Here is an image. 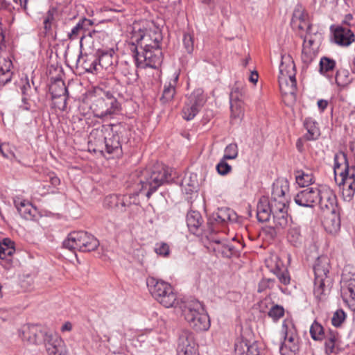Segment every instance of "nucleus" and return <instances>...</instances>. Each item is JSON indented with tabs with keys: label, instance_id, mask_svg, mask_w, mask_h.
Segmentation results:
<instances>
[{
	"label": "nucleus",
	"instance_id": "1",
	"mask_svg": "<svg viewBox=\"0 0 355 355\" xmlns=\"http://www.w3.org/2000/svg\"><path fill=\"white\" fill-rule=\"evenodd\" d=\"M171 180L169 168L162 164L157 163L151 168L141 171L139 191H146L145 196L149 199L159 187L169 182Z\"/></svg>",
	"mask_w": 355,
	"mask_h": 355
},
{
	"label": "nucleus",
	"instance_id": "2",
	"mask_svg": "<svg viewBox=\"0 0 355 355\" xmlns=\"http://www.w3.org/2000/svg\"><path fill=\"white\" fill-rule=\"evenodd\" d=\"M90 137L95 139L96 145L105 144V146H89L90 150L103 152L105 150L109 154L118 153L121 150L120 137L111 125H102L94 129Z\"/></svg>",
	"mask_w": 355,
	"mask_h": 355
},
{
	"label": "nucleus",
	"instance_id": "3",
	"mask_svg": "<svg viewBox=\"0 0 355 355\" xmlns=\"http://www.w3.org/2000/svg\"><path fill=\"white\" fill-rule=\"evenodd\" d=\"M182 313L190 327L196 331H207L210 327V320L203 305L193 300L186 303Z\"/></svg>",
	"mask_w": 355,
	"mask_h": 355
},
{
	"label": "nucleus",
	"instance_id": "4",
	"mask_svg": "<svg viewBox=\"0 0 355 355\" xmlns=\"http://www.w3.org/2000/svg\"><path fill=\"white\" fill-rule=\"evenodd\" d=\"M146 284L152 296L159 304L166 308L175 305L177 301V295L170 284L150 277L146 279Z\"/></svg>",
	"mask_w": 355,
	"mask_h": 355
},
{
	"label": "nucleus",
	"instance_id": "5",
	"mask_svg": "<svg viewBox=\"0 0 355 355\" xmlns=\"http://www.w3.org/2000/svg\"><path fill=\"white\" fill-rule=\"evenodd\" d=\"M238 215L232 209L228 207L218 208L216 211L207 216V232L205 236H214L216 232L222 231L229 223L238 222Z\"/></svg>",
	"mask_w": 355,
	"mask_h": 355
},
{
	"label": "nucleus",
	"instance_id": "6",
	"mask_svg": "<svg viewBox=\"0 0 355 355\" xmlns=\"http://www.w3.org/2000/svg\"><path fill=\"white\" fill-rule=\"evenodd\" d=\"M63 247L70 250L92 252L99 246L98 240L92 234L85 231L72 232L62 243Z\"/></svg>",
	"mask_w": 355,
	"mask_h": 355
},
{
	"label": "nucleus",
	"instance_id": "7",
	"mask_svg": "<svg viewBox=\"0 0 355 355\" xmlns=\"http://www.w3.org/2000/svg\"><path fill=\"white\" fill-rule=\"evenodd\" d=\"M94 116L102 119L110 116L119 108L116 98L110 92H103V96H95L90 106Z\"/></svg>",
	"mask_w": 355,
	"mask_h": 355
},
{
	"label": "nucleus",
	"instance_id": "8",
	"mask_svg": "<svg viewBox=\"0 0 355 355\" xmlns=\"http://www.w3.org/2000/svg\"><path fill=\"white\" fill-rule=\"evenodd\" d=\"M137 67L156 69L162 62V51L159 47L139 50L138 47L131 49Z\"/></svg>",
	"mask_w": 355,
	"mask_h": 355
},
{
	"label": "nucleus",
	"instance_id": "9",
	"mask_svg": "<svg viewBox=\"0 0 355 355\" xmlns=\"http://www.w3.org/2000/svg\"><path fill=\"white\" fill-rule=\"evenodd\" d=\"M49 334L42 327L37 324H26L19 330V335L23 340L30 344H44Z\"/></svg>",
	"mask_w": 355,
	"mask_h": 355
},
{
	"label": "nucleus",
	"instance_id": "10",
	"mask_svg": "<svg viewBox=\"0 0 355 355\" xmlns=\"http://www.w3.org/2000/svg\"><path fill=\"white\" fill-rule=\"evenodd\" d=\"M154 38L147 31L139 29L138 32H134L132 35L131 49L138 47L139 50L156 48L159 46L160 36L153 33Z\"/></svg>",
	"mask_w": 355,
	"mask_h": 355
},
{
	"label": "nucleus",
	"instance_id": "11",
	"mask_svg": "<svg viewBox=\"0 0 355 355\" xmlns=\"http://www.w3.org/2000/svg\"><path fill=\"white\" fill-rule=\"evenodd\" d=\"M320 191L317 187H308L299 191L295 196L294 201L300 207L313 208L321 198Z\"/></svg>",
	"mask_w": 355,
	"mask_h": 355
},
{
	"label": "nucleus",
	"instance_id": "12",
	"mask_svg": "<svg viewBox=\"0 0 355 355\" xmlns=\"http://www.w3.org/2000/svg\"><path fill=\"white\" fill-rule=\"evenodd\" d=\"M287 202L285 200H271L272 215L277 229H284L288 223Z\"/></svg>",
	"mask_w": 355,
	"mask_h": 355
},
{
	"label": "nucleus",
	"instance_id": "13",
	"mask_svg": "<svg viewBox=\"0 0 355 355\" xmlns=\"http://www.w3.org/2000/svg\"><path fill=\"white\" fill-rule=\"evenodd\" d=\"M334 171L335 174V180L337 182L336 175L338 173V171L340 169L343 162L345 164V168L339 173V175L340 177V181L338 182V185L339 187L345 185V181L350 180L352 181L355 180V173H349V166L347 159V155L343 151H340L338 153H336L334 155Z\"/></svg>",
	"mask_w": 355,
	"mask_h": 355
},
{
	"label": "nucleus",
	"instance_id": "14",
	"mask_svg": "<svg viewBox=\"0 0 355 355\" xmlns=\"http://www.w3.org/2000/svg\"><path fill=\"white\" fill-rule=\"evenodd\" d=\"M321 196L318 205L322 211L326 213H330L334 215V218L338 217L340 209L338 206L337 197L336 194L330 189H324L320 191Z\"/></svg>",
	"mask_w": 355,
	"mask_h": 355
},
{
	"label": "nucleus",
	"instance_id": "15",
	"mask_svg": "<svg viewBox=\"0 0 355 355\" xmlns=\"http://www.w3.org/2000/svg\"><path fill=\"white\" fill-rule=\"evenodd\" d=\"M177 353L178 355H198L193 333L188 330H182L180 333Z\"/></svg>",
	"mask_w": 355,
	"mask_h": 355
},
{
	"label": "nucleus",
	"instance_id": "16",
	"mask_svg": "<svg viewBox=\"0 0 355 355\" xmlns=\"http://www.w3.org/2000/svg\"><path fill=\"white\" fill-rule=\"evenodd\" d=\"M187 225L191 233L197 236H205L207 232V225H204L201 214L198 211L191 210L187 212L186 217Z\"/></svg>",
	"mask_w": 355,
	"mask_h": 355
},
{
	"label": "nucleus",
	"instance_id": "17",
	"mask_svg": "<svg viewBox=\"0 0 355 355\" xmlns=\"http://www.w3.org/2000/svg\"><path fill=\"white\" fill-rule=\"evenodd\" d=\"M44 344L48 355H68L63 340L56 334H50Z\"/></svg>",
	"mask_w": 355,
	"mask_h": 355
},
{
	"label": "nucleus",
	"instance_id": "18",
	"mask_svg": "<svg viewBox=\"0 0 355 355\" xmlns=\"http://www.w3.org/2000/svg\"><path fill=\"white\" fill-rule=\"evenodd\" d=\"M291 24L294 29L306 30L307 32L311 29V25L308 20V14L301 5L295 6Z\"/></svg>",
	"mask_w": 355,
	"mask_h": 355
},
{
	"label": "nucleus",
	"instance_id": "19",
	"mask_svg": "<svg viewBox=\"0 0 355 355\" xmlns=\"http://www.w3.org/2000/svg\"><path fill=\"white\" fill-rule=\"evenodd\" d=\"M211 242L215 244L213 247L214 250L220 254L225 258H231L233 256H236L239 252L235 246L227 240H220L216 239L214 236H209L208 239Z\"/></svg>",
	"mask_w": 355,
	"mask_h": 355
},
{
	"label": "nucleus",
	"instance_id": "20",
	"mask_svg": "<svg viewBox=\"0 0 355 355\" xmlns=\"http://www.w3.org/2000/svg\"><path fill=\"white\" fill-rule=\"evenodd\" d=\"M98 66L107 70L109 73H114L118 63V58L113 49L98 51Z\"/></svg>",
	"mask_w": 355,
	"mask_h": 355
},
{
	"label": "nucleus",
	"instance_id": "21",
	"mask_svg": "<svg viewBox=\"0 0 355 355\" xmlns=\"http://www.w3.org/2000/svg\"><path fill=\"white\" fill-rule=\"evenodd\" d=\"M241 94L238 89L231 92L230 95L231 116L233 119H241L244 115L243 103L240 98Z\"/></svg>",
	"mask_w": 355,
	"mask_h": 355
},
{
	"label": "nucleus",
	"instance_id": "22",
	"mask_svg": "<svg viewBox=\"0 0 355 355\" xmlns=\"http://www.w3.org/2000/svg\"><path fill=\"white\" fill-rule=\"evenodd\" d=\"M334 42L342 46H348L355 40L354 33L349 28L342 26L334 29Z\"/></svg>",
	"mask_w": 355,
	"mask_h": 355
},
{
	"label": "nucleus",
	"instance_id": "23",
	"mask_svg": "<svg viewBox=\"0 0 355 355\" xmlns=\"http://www.w3.org/2000/svg\"><path fill=\"white\" fill-rule=\"evenodd\" d=\"M49 92L51 94L52 99L60 98L62 102V107L59 106L60 109L64 110L67 105V88L61 79L55 80L50 86Z\"/></svg>",
	"mask_w": 355,
	"mask_h": 355
},
{
	"label": "nucleus",
	"instance_id": "24",
	"mask_svg": "<svg viewBox=\"0 0 355 355\" xmlns=\"http://www.w3.org/2000/svg\"><path fill=\"white\" fill-rule=\"evenodd\" d=\"M12 67L10 59L0 53V87L10 82L12 77Z\"/></svg>",
	"mask_w": 355,
	"mask_h": 355
},
{
	"label": "nucleus",
	"instance_id": "25",
	"mask_svg": "<svg viewBox=\"0 0 355 355\" xmlns=\"http://www.w3.org/2000/svg\"><path fill=\"white\" fill-rule=\"evenodd\" d=\"M329 268L330 264L328 258L326 257H318L313 266L314 279L331 280L328 277Z\"/></svg>",
	"mask_w": 355,
	"mask_h": 355
},
{
	"label": "nucleus",
	"instance_id": "26",
	"mask_svg": "<svg viewBox=\"0 0 355 355\" xmlns=\"http://www.w3.org/2000/svg\"><path fill=\"white\" fill-rule=\"evenodd\" d=\"M236 353L240 355H259L258 345L255 343H250L247 339H241L234 345Z\"/></svg>",
	"mask_w": 355,
	"mask_h": 355
},
{
	"label": "nucleus",
	"instance_id": "27",
	"mask_svg": "<svg viewBox=\"0 0 355 355\" xmlns=\"http://www.w3.org/2000/svg\"><path fill=\"white\" fill-rule=\"evenodd\" d=\"M336 67V61L327 56H322L319 62V73L327 78L329 80L334 79L333 72Z\"/></svg>",
	"mask_w": 355,
	"mask_h": 355
},
{
	"label": "nucleus",
	"instance_id": "28",
	"mask_svg": "<svg viewBox=\"0 0 355 355\" xmlns=\"http://www.w3.org/2000/svg\"><path fill=\"white\" fill-rule=\"evenodd\" d=\"M272 210L271 207V200L268 201L266 198H261L257 204V217L260 222H267L269 220Z\"/></svg>",
	"mask_w": 355,
	"mask_h": 355
},
{
	"label": "nucleus",
	"instance_id": "29",
	"mask_svg": "<svg viewBox=\"0 0 355 355\" xmlns=\"http://www.w3.org/2000/svg\"><path fill=\"white\" fill-rule=\"evenodd\" d=\"M15 205L22 218L30 220L35 219L37 209L33 207L31 203L26 200H21L20 202L15 201Z\"/></svg>",
	"mask_w": 355,
	"mask_h": 355
},
{
	"label": "nucleus",
	"instance_id": "30",
	"mask_svg": "<svg viewBox=\"0 0 355 355\" xmlns=\"http://www.w3.org/2000/svg\"><path fill=\"white\" fill-rule=\"evenodd\" d=\"M289 184L286 180H277L272 184L270 200H285L284 196L288 191Z\"/></svg>",
	"mask_w": 355,
	"mask_h": 355
},
{
	"label": "nucleus",
	"instance_id": "31",
	"mask_svg": "<svg viewBox=\"0 0 355 355\" xmlns=\"http://www.w3.org/2000/svg\"><path fill=\"white\" fill-rule=\"evenodd\" d=\"M304 126L307 130L304 138L308 141L316 140L320 135L318 123L311 117L306 118L304 121Z\"/></svg>",
	"mask_w": 355,
	"mask_h": 355
},
{
	"label": "nucleus",
	"instance_id": "32",
	"mask_svg": "<svg viewBox=\"0 0 355 355\" xmlns=\"http://www.w3.org/2000/svg\"><path fill=\"white\" fill-rule=\"evenodd\" d=\"M207 98L201 88L196 89L187 97L186 101L194 105L198 110H201L207 102Z\"/></svg>",
	"mask_w": 355,
	"mask_h": 355
},
{
	"label": "nucleus",
	"instance_id": "33",
	"mask_svg": "<svg viewBox=\"0 0 355 355\" xmlns=\"http://www.w3.org/2000/svg\"><path fill=\"white\" fill-rule=\"evenodd\" d=\"M334 79L336 85L340 87L348 86L354 80V78L350 75L349 70L343 67H339L336 70Z\"/></svg>",
	"mask_w": 355,
	"mask_h": 355
},
{
	"label": "nucleus",
	"instance_id": "34",
	"mask_svg": "<svg viewBox=\"0 0 355 355\" xmlns=\"http://www.w3.org/2000/svg\"><path fill=\"white\" fill-rule=\"evenodd\" d=\"M341 294L343 300L355 309V280L349 282L345 287H342Z\"/></svg>",
	"mask_w": 355,
	"mask_h": 355
},
{
	"label": "nucleus",
	"instance_id": "35",
	"mask_svg": "<svg viewBox=\"0 0 355 355\" xmlns=\"http://www.w3.org/2000/svg\"><path fill=\"white\" fill-rule=\"evenodd\" d=\"M330 283L331 280L324 279H314L313 294L318 300H322L327 295Z\"/></svg>",
	"mask_w": 355,
	"mask_h": 355
},
{
	"label": "nucleus",
	"instance_id": "36",
	"mask_svg": "<svg viewBox=\"0 0 355 355\" xmlns=\"http://www.w3.org/2000/svg\"><path fill=\"white\" fill-rule=\"evenodd\" d=\"M119 71L126 78V83L132 84L137 80V71L128 62H121L119 66Z\"/></svg>",
	"mask_w": 355,
	"mask_h": 355
},
{
	"label": "nucleus",
	"instance_id": "37",
	"mask_svg": "<svg viewBox=\"0 0 355 355\" xmlns=\"http://www.w3.org/2000/svg\"><path fill=\"white\" fill-rule=\"evenodd\" d=\"M279 85L283 95L289 96L293 101L295 100L297 87L294 85V82L291 84L286 77L281 76L279 77Z\"/></svg>",
	"mask_w": 355,
	"mask_h": 355
},
{
	"label": "nucleus",
	"instance_id": "38",
	"mask_svg": "<svg viewBox=\"0 0 355 355\" xmlns=\"http://www.w3.org/2000/svg\"><path fill=\"white\" fill-rule=\"evenodd\" d=\"M324 338H325V353L328 355L334 353L336 343L338 340V331L329 329L324 336Z\"/></svg>",
	"mask_w": 355,
	"mask_h": 355
},
{
	"label": "nucleus",
	"instance_id": "39",
	"mask_svg": "<svg viewBox=\"0 0 355 355\" xmlns=\"http://www.w3.org/2000/svg\"><path fill=\"white\" fill-rule=\"evenodd\" d=\"M288 241L294 246H298L302 243V235L300 227L295 223H292L288 230Z\"/></svg>",
	"mask_w": 355,
	"mask_h": 355
},
{
	"label": "nucleus",
	"instance_id": "40",
	"mask_svg": "<svg viewBox=\"0 0 355 355\" xmlns=\"http://www.w3.org/2000/svg\"><path fill=\"white\" fill-rule=\"evenodd\" d=\"M92 24L93 22L92 20L87 18L82 19L76 24V25L68 34L69 39L71 40L76 39L80 31L88 29V28Z\"/></svg>",
	"mask_w": 355,
	"mask_h": 355
},
{
	"label": "nucleus",
	"instance_id": "41",
	"mask_svg": "<svg viewBox=\"0 0 355 355\" xmlns=\"http://www.w3.org/2000/svg\"><path fill=\"white\" fill-rule=\"evenodd\" d=\"M295 71V65L290 55H282V61L279 66V73L284 76L285 73Z\"/></svg>",
	"mask_w": 355,
	"mask_h": 355
},
{
	"label": "nucleus",
	"instance_id": "42",
	"mask_svg": "<svg viewBox=\"0 0 355 355\" xmlns=\"http://www.w3.org/2000/svg\"><path fill=\"white\" fill-rule=\"evenodd\" d=\"M295 180L297 184L301 187H306L312 184L315 180L312 173H305L302 170L295 172Z\"/></svg>",
	"mask_w": 355,
	"mask_h": 355
},
{
	"label": "nucleus",
	"instance_id": "43",
	"mask_svg": "<svg viewBox=\"0 0 355 355\" xmlns=\"http://www.w3.org/2000/svg\"><path fill=\"white\" fill-rule=\"evenodd\" d=\"M178 79V76H176L175 78L173 80L174 85H172L171 83H169L168 85H165L164 88L163 90V94L162 97L160 98V101L163 103H168L174 97V95L175 94V85L176 84Z\"/></svg>",
	"mask_w": 355,
	"mask_h": 355
},
{
	"label": "nucleus",
	"instance_id": "44",
	"mask_svg": "<svg viewBox=\"0 0 355 355\" xmlns=\"http://www.w3.org/2000/svg\"><path fill=\"white\" fill-rule=\"evenodd\" d=\"M276 286V281L275 279L271 278H263L258 284L257 291L259 293H262L265 291L266 289H272ZM279 290L282 293H285L284 289L280 286L279 285H277Z\"/></svg>",
	"mask_w": 355,
	"mask_h": 355
},
{
	"label": "nucleus",
	"instance_id": "45",
	"mask_svg": "<svg viewBox=\"0 0 355 355\" xmlns=\"http://www.w3.org/2000/svg\"><path fill=\"white\" fill-rule=\"evenodd\" d=\"M200 110L185 101L182 108V117L187 121H191L198 114Z\"/></svg>",
	"mask_w": 355,
	"mask_h": 355
},
{
	"label": "nucleus",
	"instance_id": "46",
	"mask_svg": "<svg viewBox=\"0 0 355 355\" xmlns=\"http://www.w3.org/2000/svg\"><path fill=\"white\" fill-rule=\"evenodd\" d=\"M325 334L322 326L316 321L310 327V334L314 340H322Z\"/></svg>",
	"mask_w": 355,
	"mask_h": 355
},
{
	"label": "nucleus",
	"instance_id": "47",
	"mask_svg": "<svg viewBox=\"0 0 355 355\" xmlns=\"http://www.w3.org/2000/svg\"><path fill=\"white\" fill-rule=\"evenodd\" d=\"M273 272L281 284L284 286H287L290 284L291 276L288 270L286 268L282 269L279 266H277Z\"/></svg>",
	"mask_w": 355,
	"mask_h": 355
},
{
	"label": "nucleus",
	"instance_id": "48",
	"mask_svg": "<svg viewBox=\"0 0 355 355\" xmlns=\"http://www.w3.org/2000/svg\"><path fill=\"white\" fill-rule=\"evenodd\" d=\"M182 186L184 188H189V191H193L198 187L197 181V175L196 174H190L189 177L185 176L182 180Z\"/></svg>",
	"mask_w": 355,
	"mask_h": 355
},
{
	"label": "nucleus",
	"instance_id": "49",
	"mask_svg": "<svg viewBox=\"0 0 355 355\" xmlns=\"http://www.w3.org/2000/svg\"><path fill=\"white\" fill-rule=\"evenodd\" d=\"M268 315L274 321H277L279 318L284 316V309L283 306L276 304L272 306V308L269 310Z\"/></svg>",
	"mask_w": 355,
	"mask_h": 355
},
{
	"label": "nucleus",
	"instance_id": "50",
	"mask_svg": "<svg viewBox=\"0 0 355 355\" xmlns=\"http://www.w3.org/2000/svg\"><path fill=\"white\" fill-rule=\"evenodd\" d=\"M238 155V146L236 144L232 143L227 145L225 149L223 157L227 159H234Z\"/></svg>",
	"mask_w": 355,
	"mask_h": 355
},
{
	"label": "nucleus",
	"instance_id": "51",
	"mask_svg": "<svg viewBox=\"0 0 355 355\" xmlns=\"http://www.w3.org/2000/svg\"><path fill=\"white\" fill-rule=\"evenodd\" d=\"M355 194V180L350 181L347 187L343 188V196L345 201H350Z\"/></svg>",
	"mask_w": 355,
	"mask_h": 355
},
{
	"label": "nucleus",
	"instance_id": "52",
	"mask_svg": "<svg viewBox=\"0 0 355 355\" xmlns=\"http://www.w3.org/2000/svg\"><path fill=\"white\" fill-rule=\"evenodd\" d=\"M346 318V314L343 309L336 310L331 318V323L336 327H339L344 322Z\"/></svg>",
	"mask_w": 355,
	"mask_h": 355
},
{
	"label": "nucleus",
	"instance_id": "53",
	"mask_svg": "<svg viewBox=\"0 0 355 355\" xmlns=\"http://www.w3.org/2000/svg\"><path fill=\"white\" fill-rule=\"evenodd\" d=\"M155 252L157 254L167 257L170 254L169 245L164 242H159L155 244Z\"/></svg>",
	"mask_w": 355,
	"mask_h": 355
},
{
	"label": "nucleus",
	"instance_id": "54",
	"mask_svg": "<svg viewBox=\"0 0 355 355\" xmlns=\"http://www.w3.org/2000/svg\"><path fill=\"white\" fill-rule=\"evenodd\" d=\"M183 45L188 53H191L194 49L193 36L189 33H184L183 36Z\"/></svg>",
	"mask_w": 355,
	"mask_h": 355
},
{
	"label": "nucleus",
	"instance_id": "55",
	"mask_svg": "<svg viewBox=\"0 0 355 355\" xmlns=\"http://www.w3.org/2000/svg\"><path fill=\"white\" fill-rule=\"evenodd\" d=\"M54 21V11L49 10L44 17V28L45 33H49L51 30L52 24Z\"/></svg>",
	"mask_w": 355,
	"mask_h": 355
},
{
	"label": "nucleus",
	"instance_id": "56",
	"mask_svg": "<svg viewBox=\"0 0 355 355\" xmlns=\"http://www.w3.org/2000/svg\"><path fill=\"white\" fill-rule=\"evenodd\" d=\"M134 196H121V199L119 200L120 202V212H125L128 207H130L135 202L132 199H135Z\"/></svg>",
	"mask_w": 355,
	"mask_h": 355
},
{
	"label": "nucleus",
	"instance_id": "57",
	"mask_svg": "<svg viewBox=\"0 0 355 355\" xmlns=\"http://www.w3.org/2000/svg\"><path fill=\"white\" fill-rule=\"evenodd\" d=\"M314 57L315 54L311 49L305 46L303 47L302 51V60L304 64L307 66L309 65L313 61Z\"/></svg>",
	"mask_w": 355,
	"mask_h": 355
},
{
	"label": "nucleus",
	"instance_id": "58",
	"mask_svg": "<svg viewBox=\"0 0 355 355\" xmlns=\"http://www.w3.org/2000/svg\"><path fill=\"white\" fill-rule=\"evenodd\" d=\"M227 159L223 157L216 166L218 173L222 175H227L232 169V166L227 163Z\"/></svg>",
	"mask_w": 355,
	"mask_h": 355
},
{
	"label": "nucleus",
	"instance_id": "59",
	"mask_svg": "<svg viewBox=\"0 0 355 355\" xmlns=\"http://www.w3.org/2000/svg\"><path fill=\"white\" fill-rule=\"evenodd\" d=\"M117 196L118 195L116 194L106 196L103 201L104 207L107 209H114V206H116V202H117Z\"/></svg>",
	"mask_w": 355,
	"mask_h": 355
},
{
	"label": "nucleus",
	"instance_id": "60",
	"mask_svg": "<svg viewBox=\"0 0 355 355\" xmlns=\"http://www.w3.org/2000/svg\"><path fill=\"white\" fill-rule=\"evenodd\" d=\"M0 153L5 158L12 159L15 157V154L9 149V145L3 144L0 145Z\"/></svg>",
	"mask_w": 355,
	"mask_h": 355
},
{
	"label": "nucleus",
	"instance_id": "61",
	"mask_svg": "<svg viewBox=\"0 0 355 355\" xmlns=\"http://www.w3.org/2000/svg\"><path fill=\"white\" fill-rule=\"evenodd\" d=\"M84 67L88 72L94 73V71H96L98 69L97 67L98 65V58L94 59L89 64H88L87 60H85L84 62Z\"/></svg>",
	"mask_w": 355,
	"mask_h": 355
},
{
	"label": "nucleus",
	"instance_id": "62",
	"mask_svg": "<svg viewBox=\"0 0 355 355\" xmlns=\"http://www.w3.org/2000/svg\"><path fill=\"white\" fill-rule=\"evenodd\" d=\"M29 95H22L21 103L22 105H20V107L24 110H29L31 108V105L29 103Z\"/></svg>",
	"mask_w": 355,
	"mask_h": 355
},
{
	"label": "nucleus",
	"instance_id": "63",
	"mask_svg": "<svg viewBox=\"0 0 355 355\" xmlns=\"http://www.w3.org/2000/svg\"><path fill=\"white\" fill-rule=\"evenodd\" d=\"M284 77H286L288 82L291 84L294 82V85L297 87V82L295 78V71L285 73Z\"/></svg>",
	"mask_w": 355,
	"mask_h": 355
},
{
	"label": "nucleus",
	"instance_id": "64",
	"mask_svg": "<svg viewBox=\"0 0 355 355\" xmlns=\"http://www.w3.org/2000/svg\"><path fill=\"white\" fill-rule=\"evenodd\" d=\"M318 107L321 112H323L328 105V101L327 100L320 99L318 101Z\"/></svg>",
	"mask_w": 355,
	"mask_h": 355
}]
</instances>
